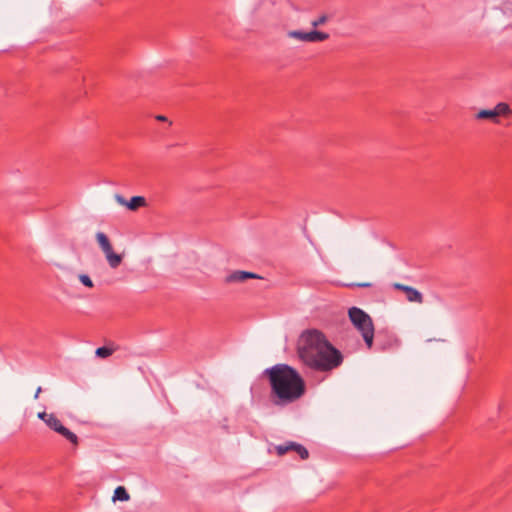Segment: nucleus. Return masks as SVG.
<instances>
[{"instance_id":"obj_9","label":"nucleus","mask_w":512,"mask_h":512,"mask_svg":"<svg viewBox=\"0 0 512 512\" xmlns=\"http://www.w3.org/2000/svg\"><path fill=\"white\" fill-rule=\"evenodd\" d=\"M255 278H261V277L252 272L234 271L226 276L225 282L226 283L243 282L246 279H255Z\"/></svg>"},{"instance_id":"obj_18","label":"nucleus","mask_w":512,"mask_h":512,"mask_svg":"<svg viewBox=\"0 0 512 512\" xmlns=\"http://www.w3.org/2000/svg\"><path fill=\"white\" fill-rule=\"evenodd\" d=\"M293 451L296 452L302 460L307 459L309 456L308 450L305 447L304 452L298 448H294Z\"/></svg>"},{"instance_id":"obj_1","label":"nucleus","mask_w":512,"mask_h":512,"mask_svg":"<svg viewBox=\"0 0 512 512\" xmlns=\"http://www.w3.org/2000/svg\"><path fill=\"white\" fill-rule=\"evenodd\" d=\"M271 387L275 405L285 406L297 401L305 393V382L296 369L288 364H276L264 370Z\"/></svg>"},{"instance_id":"obj_21","label":"nucleus","mask_w":512,"mask_h":512,"mask_svg":"<svg viewBox=\"0 0 512 512\" xmlns=\"http://www.w3.org/2000/svg\"><path fill=\"white\" fill-rule=\"evenodd\" d=\"M156 120H158V121H167V117H165L163 115H157L156 116Z\"/></svg>"},{"instance_id":"obj_11","label":"nucleus","mask_w":512,"mask_h":512,"mask_svg":"<svg viewBox=\"0 0 512 512\" xmlns=\"http://www.w3.org/2000/svg\"><path fill=\"white\" fill-rule=\"evenodd\" d=\"M128 209L134 211L140 207L146 206V199L143 196H133L128 202L122 201Z\"/></svg>"},{"instance_id":"obj_10","label":"nucleus","mask_w":512,"mask_h":512,"mask_svg":"<svg viewBox=\"0 0 512 512\" xmlns=\"http://www.w3.org/2000/svg\"><path fill=\"white\" fill-rule=\"evenodd\" d=\"M294 448H298L304 452V446L296 442H287L285 444L277 445L275 450L278 456H283L287 452L293 451Z\"/></svg>"},{"instance_id":"obj_5","label":"nucleus","mask_w":512,"mask_h":512,"mask_svg":"<svg viewBox=\"0 0 512 512\" xmlns=\"http://www.w3.org/2000/svg\"><path fill=\"white\" fill-rule=\"evenodd\" d=\"M96 239L103 253L106 256L109 266L113 269L120 266V264L122 263V256L120 254H116L113 251L112 244L107 235L104 234L103 232H98L96 234Z\"/></svg>"},{"instance_id":"obj_3","label":"nucleus","mask_w":512,"mask_h":512,"mask_svg":"<svg viewBox=\"0 0 512 512\" xmlns=\"http://www.w3.org/2000/svg\"><path fill=\"white\" fill-rule=\"evenodd\" d=\"M349 319L361 333L368 348L372 347L374 338V325L371 317L362 309L352 307L348 311Z\"/></svg>"},{"instance_id":"obj_4","label":"nucleus","mask_w":512,"mask_h":512,"mask_svg":"<svg viewBox=\"0 0 512 512\" xmlns=\"http://www.w3.org/2000/svg\"><path fill=\"white\" fill-rule=\"evenodd\" d=\"M343 362L342 353L330 342L322 338V372L331 371Z\"/></svg>"},{"instance_id":"obj_14","label":"nucleus","mask_w":512,"mask_h":512,"mask_svg":"<svg viewBox=\"0 0 512 512\" xmlns=\"http://www.w3.org/2000/svg\"><path fill=\"white\" fill-rule=\"evenodd\" d=\"M130 498L127 490L123 486H118L114 491L113 500L128 501Z\"/></svg>"},{"instance_id":"obj_19","label":"nucleus","mask_w":512,"mask_h":512,"mask_svg":"<svg viewBox=\"0 0 512 512\" xmlns=\"http://www.w3.org/2000/svg\"><path fill=\"white\" fill-rule=\"evenodd\" d=\"M49 416H51V413H46V412H39L38 413V417L43 420L46 424H47V421L49 420Z\"/></svg>"},{"instance_id":"obj_15","label":"nucleus","mask_w":512,"mask_h":512,"mask_svg":"<svg viewBox=\"0 0 512 512\" xmlns=\"http://www.w3.org/2000/svg\"><path fill=\"white\" fill-rule=\"evenodd\" d=\"M113 352H114L113 348L103 346V347L97 348L95 351V354L99 358H107V357L111 356L113 354Z\"/></svg>"},{"instance_id":"obj_22","label":"nucleus","mask_w":512,"mask_h":512,"mask_svg":"<svg viewBox=\"0 0 512 512\" xmlns=\"http://www.w3.org/2000/svg\"><path fill=\"white\" fill-rule=\"evenodd\" d=\"M41 391H42V389H41V387H39V388L37 389L36 393H35V396H34L36 399L38 398V396H39V394H40V392H41Z\"/></svg>"},{"instance_id":"obj_16","label":"nucleus","mask_w":512,"mask_h":512,"mask_svg":"<svg viewBox=\"0 0 512 512\" xmlns=\"http://www.w3.org/2000/svg\"><path fill=\"white\" fill-rule=\"evenodd\" d=\"M79 279L84 286L89 287V288L93 287V282L88 275L82 274L79 276Z\"/></svg>"},{"instance_id":"obj_20","label":"nucleus","mask_w":512,"mask_h":512,"mask_svg":"<svg viewBox=\"0 0 512 512\" xmlns=\"http://www.w3.org/2000/svg\"><path fill=\"white\" fill-rule=\"evenodd\" d=\"M348 286L370 287L371 283H369V282L352 283V284H349Z\"/></svg>"},{"instance_id":"obj_8","label":"nucleus","mask_w":512,"mask_h":512,"mask_svg":"<svg viewBox=\"0 0 512 512\" xmlns=\"http://www.w3.org/2000/svg\"><path fill=\"white\" fill-rule=\"evenodd\" d=\"M288 36L304 42L320 41V31L318 30H313L309 32L294 30L288 32Z\"/></svg>"},{"instance_id":"obj_12","label":"nucleus","mask_w":512,"mask_h":512,"mask_svg":"<svg viewBox=\"0 0 512 512\" xmlns=\"http://www.w3.org/2000/svg\"><path fill=\"white\" fill-rule=\"evenodd\" d=\"M476 119H489L492 120L494 123H498V117L494 111V109H482L479 110L476 114Z\"/></svg>"},{"instance_id":"obj_6","label":"nucleus","mask_w":512,"mask_h":512,"mask_svg":"<svg viewBox=\"0 0 512 512\" xmlns=\"http://www.w3.org/2000/svg\"><path fill=\"white\" fill-rule=\"evenodd\" d=\"M47 426L50 429H52L53 431L62 435L64 438H66L72 444H74V445L78 444L77 435L75 433L71 432L68 428H66L53 413H51V416H49V420L47 421Z\"/></svg>"},{"instance_id":"obj_17","label":"nucleus","mask_w":512,"mask_h":512,"mask_svg":"<svg viewBox=\"0 0 512 512\" xmlns=\"http://www.w3.org/2000/svg\"><path fill=\"white\" fill-rule=\"evenodd\" d=\"M293 451L296 452L302 460L307 459L309 456L308 450L305 447L304 452L298 448H294Z\"/></svg>"},{"instance_id":"obj_2","label":"nucleus","mask_w":512,"mask_h":512,"mask_svg":"<svg viewBox=\"0 0 512 512\" xmlns=\"http://www.w3.org/2000/svg\"><path fill=\"white\" fill-rule=\"evenodd\" d=\"M298 356L301 361L316 370L320 369V331L306 330L298 340Z\"/></svg>"},{"instance_id":"obj_7","label":"nucleus","mask_w":512,"mask_h":512,"mask_svg":"<svg viewBox=\"0 0 512 512\" xmlns=\"http://www.w3.org/2000/svg\"><path fill=\"white\" fill-rule=\"evenodd\" d=\"M394 288L403 291L406 295V299L409 302L417 304L423 303V295L417 289L401 283H395Z\"/></svg>"},{"instance_id":"obj_24","label":"nucleus","mask_w":512,"mask_h":512,"mask_svg":"<svg viewBox=\"0 0 512 512\" xmlns=\"http://www.w3.org/2000/svg\"><path fill=\"white\" fill-rule=\"evenodd\" d=\"M328 38V34L322 32V41Z\"/></svg>"},{"instance_id":"obj_13","label":"nucleus","mask_w":512,"mask_h":512,"mask_svg":"<svg viewBox=\"0 0 512 512\" xmlns=\"http://www.w3.org/2000/svg\"><path fill=\"white\" fill-rule=\"evenodd\" d=\"M497 117L499 116H508L512 114V109L510 108L509 104L506 102H499L495 105L493 108Z\"/></svg>"},{"instance_id":"obj_23","label":"nucleus","mask_w":512,"mask_h":512,"mask_svg":"<svg viewBox=\"0 0 512 512\" xmlns=\"http://www.w3.org/2000/svg\"><path fill=\"white\" fill-rule=\"evenodd\" d=\"M320 23V18L312 22L313 26H317Z\"/></svg>"}]
</instances>
